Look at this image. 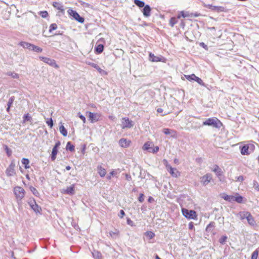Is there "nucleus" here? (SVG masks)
<instances>
[{"label":"nucleus","instance_id":"nucleus-63","mask_svg":"<svg viewBox=\"0 0 259 259\" xmlns=\"http://www.w3.org/2000/svg\"><path fill=\"white\" fill-rule=\"evenodd\" d=\"M109 118L112 120H114L115 119V117L113 115H110L109 116Z\"/></svg>","mask_w":259,"mask_h":259},{"label":"nucleus","instance_id":"nucleus-31","mask_svg":"<svg viewBox=\"0 0 259 259\" xmlns=\"http://www.w3.org/2000/svg\"><path fill=\"white\" fill-rule=\"evenodd\" d=\"M134 3L139 8H143L145 6V3L143 1L140 0H134Z\"/></svg>","mask_w":259,"mask_h":259},{"label":"nucleus","instance_id":"nucleus-17","mask_svg":"<svg viewBox=\"0 0 259 259\" xmlns=\"http://www.w3.org/2000/svg\"><path fill=\"white\" fill-rule=\"evenodd\" d=\"M130 144H131V141L129 140H127L126 139L122 138V139H121L119 141V144L120 145V146L121 147H123V148H126V147H128L130 146Z\"/></svg>","mask_w":259,"mask_h":259},{"label":"nucleus","instance_id":"nucleus-2","mask_svg":"<svg viewBox=\"0 0 259 259\" xmlns=\"http://www.w3.org/2000/svg\"><path fill=\"white\" fill-rule=\"evenodd\" d=\"M255 149V146L253 144H248L244 145L241 148V153L243 155H248L252 152Z\"/></svg>","mask_w":259,"mask_h":259},{"label":"nucleus","instance_id":"nucleus-6","mask_svg":"<svg viewBox=\"0 0 259 259\" xmlns=\"http://www.w3.org/2000/svg\"><path fill=\"white\" fill-rule=\"evenodd\" d=\"M68 13L75 20L80 23L84 22V19L81 17L75 11L72 9H69L68 11Z\"/></svg>","mask_w":259,"mask_h":259},{"label":"nucleus","instance_id":"nucleus-38","mask_svg":"<svg viewBox=\"0 0 259 259\" xmlns=\"http://www.w3.org/2000/svg\"><path fill=\"white\" fill-rule=\"evenodd\" d=\"M29 161L27 158H23L22 159V163L24 165L25 168L26 169L28 168L29 166L28 165L29 164Z\"/></svg>","mask_w":259,"mask_h":259},{"label":"nucleus","instance_id":"nucleus-51","mask_svg":"<svg viewBox=\"0 0 259 259\" xmlns=\"http://www.w3.org/2000/svg\"><path fill=\"white\" fill-rule=\"evenodd\" d=\"M258 252L257 250H255L253 252L251 255V259H257L258 256Z\"/></svg>","mask_w":259,"mask_h":259},{"label":"nucleus","instance_id":"nucleus-7","mask_svg":"<svg viewBox=\"0 0 259 259\" xmlns=\"http://www.w3.org/2000/svg\"><path fill=\"white\" fill-rule=\"evenodd\" d=\"M86 114L88 115L89 119L92 123L98 121L101 116L100 114L98 113H93L89 111L87 112Z\"/></svg>","mask_w":259,"mask_h":259},{"label":"nucleus","instance_id":"nucleus-62","mask_svg":"<svg viewBox=\"0 0 259 259\" xmlns=\"http://www.w3.org/2000/svg\"><path fill=\"white\" fill-rule=\"evenodd\" d=\"M60 145V142L59 141H58V142H57L55 145V146L54 147H56V149H57L58 147H59Z\"/></svg>","mask_w":259,"mask_h":259},{"label":"nucleus","instance_id":"nucleus-60","mask_svg":"<svg viewBox=\"0 0 259 259\" xmlns=\"http://www.w3.org/2000/svg\"><path fill=\"white\" fill-rule=\"evenodd\" d=\"M125 178L128 181H130L132 180L131 176L128 174H125Z\"/></svg>","mask_w":259,"mask_h":259},{"label":"nucleus","instance_id":"nucleus-54","mask_svg":"<svg viewBox=\"0 0 259 259\" xmlns=\"http://www.w3.org/2000/svg\"><path fill=\"white\" fill-rule=\"evenodd\" d=\"M159 150V147L158 146L155 147L154 148L151 149V152H152L153 153H156Z\"/></svg>","mask_w":259,"mask_h":259},{"label":"nucleus","instance_id":"nucleus-55","mask_svg":"<svg viewBox=\"0 0 259 259\" xmlns=\"http://www.w3.org/2000/svg\"><path fill=\"white\" fill-rule=\"evenodd\" d=\"M253 187L256 190L259 191V184L257 182L254 183Z\"/></svg>","mask_w":259,"mask_h":259},{"label":"nucleus","instance_id":"nucleus-64","mask_svg":"<svg viewBox=\"0 0 259 259\" xmlns=\"http://www.w3.org/2000/svg\"><path fill=\"white\" fill-rule=\"evenodd\" d=\"M157 112L158 113H162L163 112V109L162 108H159L157 109Z\"/></svg>","mask_w":259,"mask_h":259},{"label":"nucleus","instance_id":"nucleus-9","mask_svg":"<svg viewBox=\"0 0 259 259\" xmlns=\"http://www.w3.org/2000/svg\"><path fill=\"white\" fill-rule=\"evenodd\" d=\"M185 77L189 81L194 80L198 83L200 85L204 86V83L202 80L199 77L196 76L194 74L185 75Z\"/></svg>","mask_w":259,"mask_h":259},{"label":"nucleus","instance_id":"nucleus-41","mask_svg":"<svg viewBox=\"0 0 259 259\" xmlns=\"http://www.w3.org/2000/svg\"><path fill=\"white\" fill-rule=\"evenodd\" d=\"M31 50L33 51L34 52H37V53L41 52L42 51L41 48H40L39 47L36 46H35L34 45H33V46H32Z\"/></svg>","mask_w":259,"mask_h":259},{"label":"nucleus","instance_id":"nucleus-5","mask_svg":"<svg viewBox=\"0 0 259 259\" xmlns=\"http://www.w3.org/2000/svg\"><path fill=\"white\" fill-rule=\"evenodd\" d=\"M183 214L189 219H195L196 218V212L193 210H188L186 208H182Z\"/></svg>","mask_w":259,"mask_h":259},{"label":"nucleus","instance_id":"nucleus-35","mask_svg":"<svg viewBox=\"0 0 259 259\" xmlns=\"http://www.w3.org/2000/svg\"><path fill=\"white\" fill-rule=\"evenodd\" d=\"M95 50H96V51L98 54H100V53H101L103 51V50H104V46H103V45L100 44V45H98V46L95 48Z\"/></svg>","mask_w":259,"mask_h":259},{"label":"nucleus","instance_id":"nucleus-29","mask_svg":"<svg viewBox=\"0 0 259 259\" xmlns=\"http://www.w3.org/2000/svg\"><path fill=\"white\" fill-rule=\"evenodd\" d=\"M152 145V143H149V142H146L144 144L143 147V149L144 150H148L149 152H151V149H152V148L151 147V146Z\"/></svg>","mask_w":259,"mask_h":259},{"label":"nucleus","instance_id":"nucleus-14","mask_svg":"<svg viewBox=\"0 0 259 259\" xmlns=\"http://www.w3.org/2000/svg\"><path fill=\"white\" fill-rule=\"evenodd\" d=\"M31 208L36 213L40 212L41 207H39L36 203L34 200H30L28 202Z\"/></svg>","mask_w":259,"mask_h":259},{"label":"nucleus","instance_id":"nucleus-45","mask_svg":"<svg viewBox=\"0 0 259 259\" xmlns=\"http://www.w3.org/2000/svg\"><path fill=\"white\" fill-rule=\"evenodd\" d=\"M188 16V14H185L184 11H181L180 12V14L178 15L177 19H180L181 17H183V18H186Z\"/></svg>","mask_w":259,"mask_h":259},{"label":"nucleus","instance_id":"nucleus-10","mask_svg":"<svg viewBox=\"0 0 259 259\" xmlns=\"http://www.w3.org/2000/svg\"><path fill=\"white\" fill-rule=\"evenodd\" d=\"M166 167L172 177L177 178L180 176V172L176 168L172 167L169 164H166Z\"/></svg>","mask_w":259,"mask_h":259},{"label":"nucleus","instance_id":"nucleus-56","mask_svg":"<svg viewBox=\"0 0 259 259\" xmlns=\"http://www.w3.org/2000/svg\"><path fill=\"white\" fill-rule=\"evenodd\" d=\"M125 215V212L123 210H120V212H119V217L120 218H122L123 217V216Z\"/></svg>","mask_w":259,"mask_h":259},{"label":"nucleus","instance_id":"nucleus-42","mask_svg":"<svg viewBox=\"0 0 259 259\" xmlns=\"http://www.w3.org/2000/svg\"><path fill=\"white\" fill-rule=\"evenodd\" d=\"M7 74L11 76L13 78H18L19 77V74L15 72H9Z\"/></svg>","mask_w":259,"mask_h":259},{"label":"nucleus","instance_id":"nucleus-34","mask_svg":"<svg viewBox=\"0 0 259 259\" xmlns=\"http://www.w3.org/2000/svg\"><path fill=\"white\" fill-rule=\"evenodd\" d=\"M92 254L93 256L96 258L101 259L102 258V254L98 251L94 250L92 252Z\"/></svg>","mask_w":259,"mask_h":259},{"label":"nucleus","instance_id":"nucleus-44","mask_svg":"<svg viewBox=\"0 0 259 259\" xmlns=\"http://www.w3.org/2000/svg\"><path fill=\"white\" fill-rule=\"evenodd\" d=\"M39 14L43 18H46L48 16V13L46 11H40Z\"/></svg>","mask_w":259,"mask_h":259},{"label":"nucleus","instance_id":"nucleus-4","mask_svg":"<svg viewBox=\"0 0 259 259\" xmlns=\"http://www.w3.org/2000/svg\"><path fill=\"white\" fill-rule=\"evenodd\" d=\"M134 123L127 117H123L121 120V126L122 129L131 128L134 126Z\"/></svg>","mask_w":259,"mask_h":259},{"label":"nucleus","instance_id":"nucleus-59","mask_svg":"<svg viewBox=\"0 0 259 259\" xmlns=\"http://www.w3.org/2000/svg\"><path fill=\"white\" fill-rule=\"evenodd\" d=\"M127 224L131 226H133V222L130 219L127 220Z\"/></svg>","mask_w":259,"mask_h":259},{"label":"nucleus","instance_id":"nucleus-47","mask_svg":"<svg viewBox=\"0 0 259 259\" xmlns=\"http://www.w3.org/2000/svg\"><path fill=\"white\" fill-rule=\"evenodd\" d=\"M47 124L52 128L53 126V121L52 118H47V120L46 121Z\"/></svg>","mask_w":259,"mask_h":259},{"label":"nucleus","instance_id":"nucleus-36","mask_svg":"<svg viewBox=\"0 0 259 259\" xmlns=\"http://www.w3.org/2000/svg\"><path fill=\"white\" fill-rule=\"evenodd\" d=\"M178 21L177 19L175 17H171L169 20V25L173 27L174 25L177 23Z\"/></svg>","mask_w":259,"mask_h":259},{"label":"nucleus","instance_id":"nucleus-1","mask_svg":"<svg viewBox=\"0 0 259 259\" xmlns=\"http://www.w3.org/2000/svg\"><path fill=\"white\" fill-rule=\"evenodd\" d=\"M222 123L217 118H209L203 122V125L211 126L215 128H220Z\"/></svg>","mask_w":259,"mask_h":259},{"label":"nucleus","instance_id":"nucleus-26","mask_svg":"<svg viewBox=\"0 0 259 259\" xmlns=\"http://www.w3.org/2000/svg\"><path fill=\"white\" fill-rule=\"evenodd\" d=\"M213 171L216 174L217 176H220L222 175V171L221 169L219 167V166L217 165H215Z\"/></svg>","mask_w":259,"mask_h":259},{"label":"nucleus","instance_id":"nucleus-28","mask_svg":"<svg viewBox=\"0 0 259 259\" xmlns=\"http://www.w3.org/2000/svg\"><path fill=\"white\" fill-rule=\"evenodd\" d=\"M249 215V212L247 211H243L239 213L240 218L242 220L245 219H246Z\"/></svg>","mask_w":259,"mask_h":259},{"label":"nucleus","instance_id":"nucleus-21","mask_svg":"<svg viewBox=\"0 0 259 259\" xmlns=\"http://www.w3.org/2000/svg\"><path fill=\"white\" fill-rule=\"evenodd\" d=\"M97 169L99 174L101 177H104L106 175V170L104 168L102 167L101 166H98L97 167Z\"/></svg>","mask_w":259,"mask_h":259},{"label":"nucleus","instance_id":"nucleus-40","mask_svg":"<svg viewBox=\"0 0 259 259\" xmlns=\"http://www.w3.org/2000/svg\"><path fill=\"white\" fill-rule=\"evenodd\" d=\"M23 118V122H25L26 121H31L32 120L31 117L29 116V114L28 113L25 114Z\"/></svg>","mask_w":259,"mask_h":259},{"label":"nucleus","instance_id":"nucleus-30","mask_svg":"<svg viewBox=\"0 0 259 259\" xmlns=\"http://www.w3.org/2000/svg\"><path fill=\"white\" fill-rule=\"evenodd\" d=\"M59 131H60V132L61 133V134L63 136H64V137L67 136V131L66 129L65 128V127L63 125H61L60 126V127H59Z\"/></svg>","mask_w":259,"mask_h":259},{"label":"nucleus","instance_id":"nucleus-3","mask_svg":"<svg viewBox=\"0 0 259 259\" xmlns=\"http://www.w3.org/2000/svg\"><path fill=\"white\" fill-rule=\"evenodd\" d=\"M14 192L16 198L21 200L24 197L25 191L22 187L16 186L14 189Z\"/></svg>","mask_w":259,"mask_h":259},{"label":"nucleus","instance_id":"nucleus-27","mask_svg":"<svg viewBox=\"0 0 259 259\" xmlns=\"http://www.w3.org/2000/svg\"><path fill=\"white\" fill-rule=\"evenodd\" d=\"M53 6L57 10H60L61 11L64 10L63 6L62 5L58 2H54Z\"/></svg>","mask_w":259,"mask_h":259},{"label":"nucleus","instance_id":"nucleus-37","mask_svg":"<svg viewBox=\"0 0 259 259\" xmlns=\"http://www.w3.org/2000/svg\"><path fill=\"white\" fill-rule=\"evenodd\" d=\"M145 235L149 239H151L155 236V234L151 231H147L145 233Z\"/></svg>","mask_w":259,"mask_h":259},{"label":"nucleus","instance_id":"nucleus-52","mask_svg":"<svg viewBox=\"0 0 259 259\" xmlns=\"http://www.w3.org/2000/svg\"><path fill=\"white\" fill-rule=\"evenodd\" d=\"M78 116L82 120L84 123H85L86 119L83 115H82L80 112H79L78 113Z\"/></svg>","mask_w":259,"mask_h":259},{"label":"nucleus","instance_id":"nucleus-12","mask_svg":"<svg viewBox=\"0 0 259 259\" xmlns=\"http://www.w3.org/2000/svg\"><path fill=\"white\" fill-rule=\"evenodd\" d=\"M15 165L13 163H11L6 171V175L9 176H13L15 175Z\"/></svg>","mask_w":259,"mask_h":259},{"label":"nucleus","instance_id":"nucleus-46","mask_svg":"<svg viewBox=\"0 0 259 259\" xmlns=\"http://www.w3.org/2000/svg\"><path fill=\"white\" fill-rule=\"evenodd\" d=\"M30 190L35 196H37L39 194L37 190L33 187H30Z\"/></svg>","mask_w":259,"mask_h":259},{"label":"nucleus","instance_id":"nucleus-32","mask_svg":"<svg viewBox=\"0 0 259 259\" xmlns=\"http://www.w3.org/2000/svg\"><path fill=\"white\" fill-rule=\"evenodd\" d=\"M58 153V149L56 147H53L51 154V159L54 161L56 158V155Z\"/></svg>","mask_w":259,"mask_h":259},{"label":"nucleus","instance_id":"nucleus-8","mask_svg":"<svg viewBox=\"0 0 259 259\" xmlns=\"http://www.w3.org/2000/svg\"><path fill=\"white\" fill-rule=\"evenodd\" d=\"M39 59L41 61L44 62L45 63L50 65L52 67H54L56 68H59V66L56 64L55 60L54 59H52L51 58L45 57H39Z\"/></svg>","mask_w":259,"mask_h":259},{"label":"nucleus","instance_id":"nucleus-39","mask_svg":"<svg viewBox=\"0 0 259 259\" xmlns=\"http://www.w3.org/2000/svg\"><path fill=\"white\" fill-rule=\"evenodd\" d=\"M66 149L70 151H73L74 150V146L71 144L70 142H68L67 144Z\"/></svg>","mask_w":259,"mask_h":259},{"label":"nucleus","instance_id":"nucleus-50","mask_svg":"<svg viewBox=\"0 0 259 259\" xmlns=\"http://www.w3.org/2000/svg\"><path fill=\"white\" fill-rule=\"evenodd\" d=\"M227 237L226 236H222L219 240V242L221 244H224L226 242Z\"/></svg>","mask_w":259,"mask_h":259},{"label":"nucleus","instance_id":"nucleus-16","mask_svg":"<svg viewBox=\"0 0 259 259\" xmlns=\"http://www.w3.org/2000/svg\"><path fill=\"white\" fill-rule=\"evenodd\" d=\"M151 11V9L150 7L148 5H145L142 10L143 15L145 17H149L150 16Z\"/></svg>","mask_w":259,"mask_h":259},{"label":"nucleus","instance_id":"nucleus-58","mask_svg":"<svg viewBox=\"0 0 259 259\" xmlns=\"http://www.w3.org/2000/svg\"><path fill=\"white\" fill-rule=\"evenodd\" d=\"M244 180L243 177L242 176H240L237 177V181L239 182H242Z\"/></svg>","mask_w":259,"mask_h":259},{"label":"nucleus","instance_id":"nucleus-33","mask_svg":"<svg viewBox=\"0 0 259 259\" xmlns=\"http://www.w3.org/2000/svg\"><path fill=\"white\" fill-rule=\"evenodd\" d=\"M119 232L117 230H115V231H110L109 232L110 236L113 238H116L117 237H118L119 236Z\"/></svg>","mask_w":259,"mask_h":259},{"label":"nucleus","instance_id":"nucleus-61","mask_svg":"<svg viewBox=\"0 0 259 259\" xmlns=\"http://www.w3.org/2000/svg\"><path fill=\"white\" fill-rule=\"evenodd\" d=\"M194 228L193 223L192 222H191L189 224V229H193Z\"/></svg>","mask_w":259,"mask_h":259},{"label":"nucleus","instance_id":"nucleus-20","mask_svg":"<svg viewBox=\"0 0 259 259\" xmlns=\"http://www.w3.org/2000/svg\"><path fill=\"white\" fill-rule=\"evenodd\" d=\"M215 227V223L213 222H210L206 228V231L208 233H211Z\"/></svg>","mask_w":259,"mask_h":259},{"label":"nucleus","instance_id":"nucleus-24","mask_svg":"<svg viewBox=\"0 0 259 259\" xmlns=\"http://www.w3.org/2000/svg\"><path fill=\"white\" fill-rule=\"evenodd\" d=\"M222 198L229 202H233V199H234V196L233 195H228L225 194H223V195L222 196Z\"/></svg>","mask_w":259,"mask_h":259},{"label":"nucleus","instance_id":"nucleus-43","mask_svg":"<svg viewBox=\"0 0 259 259\" xmlns=\"http://www.w3.org/2000/svg\"><path fill=\"white\" fill-rule=\"evenodd\" d=\"M57 28V25L56 23L52 24L49 27V32H52V31L56 30Z\"/></svg>","mask_w":259,"mask_h":259},{"label":"nucleus","instance_id":"nucleus-19","mask_svg":"<svg viewBox=\"0 0 259 259\" xmlns=\"http://www.w3.org/2000/svg\"><path fill=\"white\" fill-rule=\"evenodd\" d=\"M19 45L23 47L24 48L28 49L29 50H32L33 46L32 44L25 41H21L19 44Z\"/></svg>","mask_w":259,"mask_h":259},{"label":"nucleus","instance_id":"nucleus-49","mask_svg":"<svg viewBox=\"0 0 259 259\" xmlns=\"http://www.w3.org/2000/svg\"><path fill=\"white\" fill-rule=\"evenodd\" d=\"M163 132L166 135H170L171 132H175L174 131H172L169 128H163Z\"/></svg>","mask_w":259,"mask_h":259},{"label":"nucleus","instance_id":"nucleus-57","mask_svg":"<svg viewBox=\"0 0 259 259\" xmlns=\"http://www.w3.org/2000/svg\"><path fill=\"white\" fill-rule=\"evenodd\" d=\"M115 175V171L113 170L112 171L110 172V176H109L108 177H107V179L108 180H110L111 179V176H113Z\"/></svg>","mask_w":259,"mask_h":259},{"label":"nucleus","instance_id":"nucleus-11","mask_svg":"<svg viewBox=\"0 0 259 259\" xmlns=\"http://www.w3.org/2000/svg\"><path fill=\"white\" fill-rule=\"evenodd\" d=\"M201 183L204 186H206L212 179V175L210 174H207L201 178Z\"/></svg>","mask_w":259,"mask_h":259},{"label":"nucleus","instance_id":"nucleus-18","mask_svg":"<svg viewBox=\"0 0 259 259\" xmlns=\"http://www.w3.org/2000/svg\"><path fill=\"white\" fill-rule=\"evenodd\" d=\"M63 193L67 194L73 195L74 194V185L67 187L66 189L63 190Z\"/></svg>","mask_w":259,"mask_h":259},{"label":"nucleus","instance_id":"nucleus-22","mask_svg":"<svg viewBox=\"0 0 259 259\" xmlns=\"http://www.w3.org/2000/svg\"><path fill=\"white\" fill-rule=\"evenodd\" d=\"M149 60L152 62H158L161 61V59L159 57L154 56L153 54L150 53Z\"/></svg>","mask_w":259,"mask_h":259},{"label":"nucleus","instance_id":"nucleus-13","mask_svg":"<svg viewBox=\"0 0 259 259\" xmlns=\"http://www.w3.org/2000/svg\"><path fill=\"white\" fill-rule=\"evenodd\" d=\"M87 64L96 69L101 75L107 74V72L102 69L97 64L91 62H87Z\"/></svg>","mask_w":259,"mask_h":259},{"label":"nucleus","instance_id":"nucleus-25","mask_svg":"<svg viewBox=\"0 0 259 259\" xmlns=\"http://www.w3.org/2000/svg\"><path fill=\"white\" fill-rule=\"evenodd\" d=\"M243 201V197L240 196L239 194H236L235 196H234L233 201H236L238 203H242Z\"/></svg>","mask_w":259,"mask_h":259},{"label":"nucleus","instance_id":"nucleus-53","mask_svg":"<svg viewBox=\"0 0 259 259\" xmlns=\"http://www.w3.org/2000/svg\"><path fill=\"white\" fill-rule=\"evenodd\" d=\"M144 196L143 194H140L138 198V200L140 202H143L144 200Z\"/></svg>","mask_w":259,"mask_h":259},{"label":"nucleus","instance_id":"nucleus-48","mask_svg":"<svg viewBox=\"0 0 259 259\" xmlns=\"http://www.w3.org/2000/svg\"><path fill=\"white\" fill-rule=\"evenodd\" d=\"M15 98L14 97H11L9 99L7 103V106L9 107H11L12 104L13 103V102L14 101Z\"/></svg>","mask_w":259,"mask_h":259},{"label":"nucleus","instance_id":"nucleus-23","mask_svg":"<svg viewBox=\"0 0 259 259\" xmlns=\"http://www.w3.org/2000/svg\"><path fill=\"white\" fill-rule=\"evenodd\" d=\"M248 223L251 225V226H254L255 224V222L252 217V216L251 215V214L249 213V215L247 217L246 219Z\"/></svg>","mask_w":259,"mask_h":259},{"label":"nucleus","instance_id":"nucleus-15","mask_svg":"<svg viewBox=\"0 0 259 259\" xmlns=\"http://www.w3.org/2000/svg\"><path fill=\"white\" fill-rule=\"evenodd\" d=\"M211 10L217 12H227V9L222 6H215L212 5H209L208 7Z\"/></svg>","mask_w":259,"mask_h":259}]
</instances>
